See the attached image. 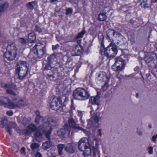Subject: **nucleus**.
I'll return each instance as SVG.
<instances>
[{
	"instance_id": "24",
	"label": "nucleus",
	"mask_w": 157,
	"mask_h": 157,
	"mask_svg": "<svg viewBox=\"0 0 157 157\" xmlns=\"http://www.w3.org/2000/svg\"><path fill=\"white\" fill-rule=\"evenodd\" d=\"M28 42L30 43L33 42L36 39V37L34 33L33 32L29 33L28 36Z\"/></svg>"
},
{
	"instance_id": "35",
	"label": "nucleus",
	"mask_w": 157,
	"mask_h": 157,
	"mask_svg": "<svg viewBox=\"0 0 157 157\" xmlns=\"http://www.w3.org/2000/svg\"><path fill=\"white\" fill-rule=\"evenodd\" d=\"M31 148L33 150H34L38 148L39 147V145L37 143H33L31 145Z\"/></svg>"
},
{
	"instance_id": "34",
	"label": "nucleus",
	"mask_w": 157,
	"mask_h": 157,
	"mask_svg": "<svg viewBox=\"0 0 157 157\" xmlns=\"http://www.w3.org/2000/svg\"><path fill=\"white\" fill-rule=\"evenodd\" d=\"M147 150L148 153L150 155H151L153 153V148L151 146H148L147 148Z\"/></svg>"
},
{
	"instance_id": "26",
	"label": "nucleus",
	"mask_w": 157,
	"mask_h": 157,
	"mask_svg": "<svg viewBox=\"0 0 157 157\" xmlns=\"http://www.w3.org/2000/svg\"><path fill=\"white\" fill-rule=\"evenodd\" d=\"M8 4L7 3L0 5V15L8 8Z\"/></svg>"
},
{
	"instance_id": "55",
	"label": "nucleus",
	"mask_w": 157,
	"mask_h": 157,
	"mask_svg": "<svg viewBox=\"0 0 157 157\" xmlns=\"http://www.w3.org/2000/svg\"><path fill=\"white\" fill-rule=\"evenodd\" d=\"M81 40H77V42L78 44H79V43H80L81 42Z\"/></svg>"
},
{
	"instance_id": "43",
	"label": "nucleus",
	"mask_w": 157,
	"mask_h": 157,
	"mask_svg": "<svg viewBox=\"0 0 157 157\" xmlns=\"http://www.w3.org/2000/svg\"><path fill=\"white\" fill-rule=\"evenodd\" d=\"M20 42L22 44H24L26 43V40L24 38H20L19 39Z\"/></svg>"
},
{
	"instance_id": "7",
	"label": "nucleus",
	"mask_w": 157,
	"mask_h": 157,
	"mask_svg": "<svg viewBox=\"0 0 157 157\" xmlns=\"http://www.w3.org/2000/svg\"><path fill=\"white\" fill-rule=\"evenodd\" d=\"M52 126H49L48 129L43 134V136L45 135L48 139V140L43 143L42 145L43 149L47 150L50 148L52 145V143L50 140V136L52 130Z\"/></svg>"
},
{
	"instance_id": "2",
	"label": "nucleus",
	"mask_w": 157,
	"mask_h": 157,
	"mask_svg": "<svg viewBox=\"0 0 157 157\" xmlns=\"http://www.w3.org/2000/svg\"><path fill=\"white\" fill-rule=\"evenodd\" d=\"M27 102L26 100L23 98L17 97L13 98L12 101L6 97H0V105L6 108L10 109L20 108L26 105Z\"/></svg>"
},
{
	"instance_id": "13",
	"label": "nucleus",
	"mask_w": 157,
	"mask_h": 157,
	"mask_svg": "<svg viewBox=\"0 0 157 157\" xmlns=\"http://www.w3.org/2000/svg\"><path fill=\"white\" fill-rule=\"evenodd\" d=\"M97 80L101 82L106 83L108 82L109 79L106 73L104 72H101L98 74L97 78Z\"/></svg>"
},
{
	"instance_id": "12",
	"label": "nucleus",
	"mask_w": 157,
	"mask_h": 157,
	"mask_svg": "<svg viewBox=\"0 0 157 157\" xmlns=\"http://www.w3.org/2000/svg\"><path fill=\"white\" fill-rule=\"evenodd\" d=\"M82 50V46L78 44L72 48L71 51V54L72 56H79L81 53Z\"/></svg>"
},
{
	"instance_id": "25",
	"label": "nucleus",
	"mask_w": 157,
	"mask_h": 157,
	"mask_svg": "<svg viewBox=\"0 0 157 157\" xmlns=\"http://www.w3.org/2000/svg\"><path fill=\"white\" fill-rule=\"evenodd\" d=\"M12 87L11 88H9L7 89L6 90V92L9 94H10L13 95L14 96H16L17 95V94L15 93L13 90H12V89H13V85L12 84Z\"/></svg>"
},
{
	"instance_id": "38",
	"label": "nucleus",
	"mask_w": 157,
	"mask_h": 157,
	"mask_svg": "<svg viewBox=\"0 0 157 157\" xmlns=\"http://www.w3.org/2000/svg\"><path fill=\"white\" fill-rule=\"evenodd\" d=\"M13 148L14 150L17 152L19 150V147L18 146L15 144H13Z\"/></svg>"
},
{
	"instance_id": "53",
	"label": "nucleus",
	"mask_w": 157,
	"mask_h": 157,
	"mask_svg": "<svg viewBox=\"0 0 157 157\" xmlns=\"http://www.w3.org/2000/svg\"><path fill=\"white\" fill-rule=\"evenodd\" d=\"M151 2H157V0H151Z\"/></svg>"
},
{
	"instance_id": "54",
	"label": "nucleus",
	"mask_w": 157,
	"mask_h": 157,
	"mask_svg": "<svg viewBox=\"0 0 157 157\" xmlns=\"http://www.w3.org/2000/svg\"><path fill=\"white\" fill-rule=\"evenodd\" d=\"M49 0L51 2H55L57 1V0Z\"/></svg>"
},
{
	"instance_id": "47",
	"label": "nucleus",
	"mask_w": 157,
	"mask_h": 157,
	"mask_svg": "<svg viewBox=\"0 0 157 157\" xmlns=\"http://www.w3.org/2000/svg\"><path fill=\"white\" fill-rule=\"evenodd\" d=\"M36 157H42L41 154L39 152H37L36 154Z\"/></svg>"
},
{
	"instance_id": "31",
	"label": "nucleus",
	"mask_w": 157,
	"mask_h": 157,
	"mask_svg": "<svg viewBox=\"0 0 157 157\" xmlns=\"http://www.w3.org/2000/svg\"><path fill=\"white\" fill-rule=\"evenodd\" d=\"M30 119H28L26 117H24L23 119L22 123L24 125H25L26 124L29 123L30 121Z\"/></svg>"
},
{
	"instance_id": "36",
	"label": "nucleus",
	"mask_w": 157,
	"mask_h": 157,
	"mask_svg": "<svg viewBox=\"0 0 157 157\" xmlns=\"http://www.w3.org/2000/svg\"><path fill=\"white\" fill-rule=\"evenodd\" d=\"M141 4L144 7H146L147 5V0H140Z\"/></svg>"
},
{
	"instance_id": "5",
	"label": "nucleus",
	"mask_w": 157,
	"mask_h": 157,
	"mask_svg": "<svg viewBox=\"0 0 157 157\" xmlns=\"http://www.w3.org/2000/svg\"><path fill=\"white\" fill-rule=\"evenodd\" d=\"M90 97L88 91L83 88H78L73 92V97L74 99L81 101L87 99Z\"/></svg>"
},
{
	"instance_id": "28",
	"label": "nucleus",
	"mask_w": 157,
	"mask_h": 157,
	"mask_svg": "<svg viewBox=\"0 0 157 157\" xmlns=\"http://www.w3.org/2000/svg\"><path fill=\"white\" fill-rule=\"evenodd\" d=\"M65 145L62 144H59L58 145V148L59 151V155H61L63 154L62 150L64 147L65 148Z\"/></svg>"
},
{
	"instance_id": "30",
	"label": "nucleus",
	"mask_w": 157,
	"mask_h": 157,
	"mask_svg": "<svg viewBox=\"0 0 157 157\" xmlns=\"http://www.w3.org/2000/svg\"><path fill=\"white\" fill-rule=\"evenodd\" d=\"M36 117L35 120V122L37 124H39V118L40 117V113L38 110L36 111Z\"/></svg>"
},
{
	"instance_id": "37",
	"label": "nucleus",
	"mask_w": 157,
	"mask_h": 157,
	"mask_svg": "<svg viewBox=\"0 0 157 157\" xmlns=\"http://www.w3.org/2000/svg\"><path fill=\"white\" fill-rule=\"evenodd\" d=\"M78 115L79 116L81 117L80 118V121L81 122L83 123H84V121L82 120V112L81 111H78Z\"/></svg>"
},
{
	"instance_id": "50",
	"label": "nucleus",
	"mask_w": 157,
	"mask_h": 157,
	"mask_svg": "<svg viewBox=\"0 0 157 157\" xmlns=\"http://www.w3.org/2000/svg\"><path fill=\"white\" fill-rule=\"evenodd\" d=\"M58 47V45H56V46H52L53 50H56Z\"/></svg>"
},
{
	"instance_id": "44",
	"label": "nucleus",
	"mask_w": 157,
	"mask_h": 157,
	"mask_svg": "<svg viewBox=\"0 0 157 157\" xmlns=\"http://www.w3.org/2000/svg\"><path fill=\"white\" fill-rule=\"evenodd\" d=\"M25 148L23 147L21 150V153L23 155H25Z\"/></svg>"
},
{
	"instance_id": "4",
	"label": "nucleus",
	"mask_w": 157,
	"mask_h": 157,
	"mask_svg": "<svg viewBox=\"0 0 157 157\" xmlns=\"http://www.w3.org/2000/svg\"><path fill=\"white\" fill-rule=\"evenodd\" d=\"M28 68L29 66L26 62L20 61L18 63L16 72L20 79L25 77L27 74Z\"/></svg>"
},
{
	"instance_id": "39",
	"label": "nucleus",
	"mask_w": 157,
	"mask_h": 157,
	"mask_svg": "<svg viewBox=\"0 0 157 157\" xmlns=\"http://www.w3.org/2000/svg\"><path fill=\"white\" fill-rule=\"evenodd\" d=\"M93 154L94 157H99V152L98 149H97V151L96 152H95L94 151Z\"/></svg>"
},
{
	"instance_id": "59",
	"label": "nucleus",
	"mask_w": 157,
	"mask_h": 157,
	"mask_svg": "<svg viewBox=\"0 0 157 157\" xmlns=\"http://www.w3.org/2000/svg\"><path fill=\"white\" fill-rule=\"evenodd\" d=\"M130 21V22L132 23V20H131Z\"/></svg>"
},
{
	"instance_id": "46",
	"label": "nucleus",
	"mask_w": 157,
	"mask_h": 157,
	"mask_svg": "<svg viewBox=\"0 0 157 157\" xmlns=\"http://www.w3.org/2000/svg\"><path fill=\"white\" fill-rule=\"evenodd\" d=\"M157 138V134L155 135H153L152 137V140L154 142L156 141V139Z\"/></svg>"
},
{
	"instance_id": "57",
	"label": "nucleus",
	"mask_w": 157,
	"mask_h": 157,
	"mask_svg": "<svg viewBox=\"0 0 157 157\" xmlns=\"http://www.w3.org/2000/svg\"><path fill=\"white\" fill-rule=\"evenodd\" d=\"M148 127L149 128H151V125H148Z\"/></svg>"
},
{
	"instance_id": "29",
	"label": "nucleus",
	"mask_w": 157,
	"mask_h": 157,
	"mask_svg": "<svg viewBox=\"0 0 157 157\" xmlns=\"http://www.w3.org/2000/svg\"><path fill=\"white\" fill-rule=\"evenodd\" d=\"M0 85L2 87L6 89L12 87L11 84L5 83L3 82H1Z\"/></svg>"
},
{
	"instance_id": "17",
	"label": "nucleus",
	"mask_w": 157,
	"mask_h": 157,
	"mask_svg": "<svg viewBox=\"0 0 157 157\" xmlns=\"http://www.w3.org/2000/svg\"><path fill=\"white\" fill-rule=\"evenodd\" d=\"M157 58V55L155 54L149 53L146 56L145 60L147 63H149L156 59Z\"/></svg>"
},
{
	"instance_id": "15",
	"label": "nucleus",
	"mask_w": 157,
	"mask_h": 157,
	"mask_svg": "<svg viewBox=\"0 0 157 157\" xmlns=\"http://www.w3.org/2000/svg\"><path fill=\"white\" fill-rule=\"evenodd\" d=\"M69 124V129H70V127L74 128V129H77L79 130H81L83 131L85 133L86 132V130L83 128H80L78 124H76L75 122L74 121V120L72 119H69L68 121Z\"/></svg>"
},
{
	"instance_id": "40",
	"label": "nucleus",
	"mask_w": 157,
	"mask_h": 157,
	"mask_svg": "<svg viewBox=\"0 0 157 157\" xmlns=\"http://www.w3.org/2000/svg\"><path fill=\"white\" fill-rule=\"evenodd\" d=\"M67 14H71L72 12V10L71 8H69L66 10Z\"/></svg>"
},
{
	"instance_id": "45",
	"label": "nucleus",
	"mask_w": 157,
	"mask_h": 157,
	"mask_svg": "<svg viewBox=\"0 0 157 157\" xmlns=\"http://www.w3.org/2000/svg\"><path fill=\"white\" fill-rule=\"evenodd\" d=\"M6 114L9 116H11L13 114V111L11 110H9L7 112Z\"/></svg>"
},
{
	"instance_id": "11",
	"label": "nucleus",
	"mask_w": 157,
	"mask_h": 157,
	"mask_svg": "<svg viewBox=\"0 0 157 157\" xmlns=\"http://www.w3.org/2000/svg\"><path fill=\"white\" fill-rule=\"evenodd\" d=\"M61 105V101L60 99L55 97L53 99L50 104L51 108L54 110H57Z\"/></svg>"
},
{
	"instance_id": "41",
	"label": "nucleus",
	"mask_w": 157,
	"mask_h": 157,
	"mask_svg": "<svg viewBox=\"0 0 157 157\" xmlns=\"http://www.w3.org/2000/svg\"><path fill=\"white\" fill-rule=\"evenodd\" d=\"M56 58L55 54H52L48 58V60L49 61H52V60Z\"/></svg>"
},
{
	"instance_id": "21",
	"label": "nucleus",
	"mask_w": 157,
	"mask_h": 157,
	"mask_svg": "<svg viewBox=\"0 0 157 157\" xmlns=\"http://www.w3.org/2000/svg\"><path fill=\"white\" fill-rule=\"evenodd\" d=\"M81 151L83 152L82 154L84 157H89L91 154V151L90 147H87Z\"/></svg>"
},
{
	"instance_id": "23",
	"label": "nucleus",
	"mask_w": 157,
	"mask_h": 157,
	"mask_svg": "<svg viewBox=\"0 0 157 157\" xmlns=\"http://www.w3.org/2000/svg\"><path fill=\"white\" fill-rule=\"evenodd\" d=\"M8 123L7 118L6 117H2L0 121V127L3 128Z\"/></svg>"
},
{
	"instance_id": "52",
	"label": "nucleus",
	"mask_w": 157,
	"mask_h": 157,
	"mask_svg": "<svg viewBox=\"0 0 157 157\" xmlns=\"http://www.w3.org/2000/svg\"><path fill=\"white\" fill-rule=\"evenodd\" d=\"M71 107L72 110L75 109V107L73 104H72Z\"/></svg>"
},
{
	"instance_id": "60",
	"label": "nucleus",
	"mask_w": 157,
	"mask_h": 157,
	"mask_svg": "<svg viewBox=\"0 0 157 157\" xmlns=\"http://www.w3.org/2000/svg\"><path fill=\"white\" fill-rule=\"evenodd\" d=\"M90 113L91 114H92V111H90Z\"/></svg>"
},
{
	"instance_id": "49",
	"label": "nucleus",
	"mask_w": 157,
	"mask_h": 157,
	"mask_svg": "<svg viewBox=\"0 0 157 157\" xmlns=\"http://www.w3.org/2000/svg\"><path fill=\"white\" fill-rule=\"evenodd\" d=\"M137 133L138 135L139 136H142L143 134V132L142 131H138L137 132Z\"/></svg>"
},
{
	"instance_id": "18",
	"label": "nucleus",
	"mask_w": 157,
	"mask_h": 157,
	"mask_svg": "<svg viewBox=\"0 0 157 157\" xmlns=\"http://www.w3.org/2000/svg\"><path fill=\"white\" fill-rule=\"evenodd\" d=\"M75 146L74 144H65V150L69 153H72L75 152Z\"/></svg>"
},
{
	"instance_id": "8",
	"label": "nucleus",
	"mask_w": 157,
	"mask_h": 157,
	"mask_svg": "<svg viewBox=\"0 0 157 157\" xmlns=\"http://www.w3.org/2000/svg\"><path fill=\"white\" fill-rule=\"evenodd\" d=\"M45 46L41 43H38L34 47L31 51V54L34 53L39 57H41L44 54L45 51Z\"/></svg>"
},
{
	"instance_id": "20",
	"label": "nucleus",
	"mask_w": 157,
	"mask_h": 157,
	"mask_svg": "<svg viewBox=\"0 0 157 157\" xmlns=\"http://www.w3.org/2000/svg\"><path fill=\"white\" fill-rule=\"evenodd\" d=\"M116 35V36L120 37L122 36V35L118 33H116L114 30L109 29L107 31V36L109 38H110L111 37L114 36Z\"/></svg>"
},
{
	"instance_id": "42",
	"label": "nucleus",
	"mask_w": 157,
	"mask_h": 157,
	"mask_svg": "<svg viewBox=\"0 0 157 157\" xmlns=\"http://www.w3.org/2000/svg\"><path fill=\"white\" fill-rule=\"evenodd\" d=\"M36 29L37 31L39 33L42 32H43L41 28H40V27L39 26H38L37 25H36Z\"/></svg>"
},
{
	"instance_id": "58",
	"label": "nucleus",
	"mask_w": 157,
	"mask_h": 157,
	"mask_svg": "<svg viewBox=\"0 0 157 157\" xmlns=\"http://www.w3.org/2000/svg\"><path fill=\"white\" fill-rule=\"evenodd\" d=\"M121 78H123V76H121Z\"/></svg>"
},
{
	"instance_id": "16",
	"label": "nucleus",
	"mask_w": 157,
	"mask_h": 157,
	"mask_svg": "<svg viewBox=\"0 0 157 157\" xmlns=\"http://www.w3.org/2000/svg\"><path fill=\"white\" fill-rule=\"evenodd\" d=\"M16 124L13 122H10L7 126L6 127V129L7 132L11 134L13 129L17 130Z\"/></svg>"
},
{
	"instance_id": "33",
	"label": "nucleus",
	"mask_w": 157,
	"mask_h": 157,
	"mask_svg": "<svg viewBox=\"0 0 157 157\" xmlns=\"http://www.w3.org/2000/svg\"><path fill=\"white\" fill-rule=\"evenodd\" d=\"M36 3V2H31L28 3L27 5V7L28 8L30 9H33L34 8L33 5V4H35Z\"/></svg>"
},
{
	"instance_id": "32",
	"label": "nucleus",
	"mask_w": 157,
	"mask_h": 157,
	"mask_svg": "<svg viewBox=\"0 0 157 157\" xmlns=\"http://www.w3.org/2000/svg\"><path fill=\"white\" fill-rule=\"evenodd\" d=\"M86 33V31L84 30H83L78 34V35L76 36L75 38L77 39L81 38L83 37V36Z\"/></svg>"
},
{
	"instance_id": "6",
	"label": "nucleus",
	"mask_w": 157,
	"mask_h": 157,
	"mask_svg": "<svg viewBox=\"0 0 157 157\" xmlns=\"http://www.w3.org/2000/svg\"><path fill=\"white\" fill-rule=\"evenodd\" d=\"M100 53L102 55H104L107 57H113L117 54V50L116 46L112 43H111L105 49L103 47L101 48Z\"/></svg>"
},
{
	"instance_id": "9",
	"label": "nucleus",
	"mask_w": 157,
	"mask_h": 157,
	"mask_svg": "<svg viewBox=\"0 0 157 157\" xmlns=\"http://www.w3.org/2000/svg\"><path fill=\"white\" fill-rule=\"evenodd\" d=\"M125 66L124 61L121 58L119 57L117 59L115 63L112 67L114 71H118L123 70Z\"/></svg>"
},
{
	"instance_id": "22",
	"label": "nucleus",
	"mask_w": 157,
	"mask_h": 157,
	"mask_svg": "<svg viewBox=\"0 0 157 157\" xmlns=\"http://www.w3.org/2000/svg\"><path fill=\"white\" fill-rule=\"evenodd\" d=\"M93 121L96 123L98 122L99 121L98 116L96 114H94L91 115V118L88 121V124H92Z\"/></svg>"
},
{
	"instance_id": "48",
	"label": "nucleus",
	"mask_w": 157,
	"mask_h": 157,
	"mask_svg": "<svg viewBox=\"0 0 157 157\" xmlns=\"http://www.w3.org/2000/svg\"><path fill=\"white\" fill-rule=\"evenodd\" d=\"M45 68L46 69L50 70L51 68V67L50 66V65L49 64H48L46 65Z\"/></svg>"
},
{
	"instance_id": "51",
	"label": "nucleus",
	"mask_w": 157,
	"mask_h": 157,
	"mask_svg": "<svg viewBox=\"0 0 157 157\" xmlns=\"http://www.w3.org/2000/svg\"><path fill=\"white\" fill-rule=\"evenodd\" d=\"M101 129H99L98 130V134L100 136H101L102 135V133L101 132Z\"/></svg>"
},
{
	"instance_id": "19",
	"label": "nucleus",
	"mask_w": 157,
	"mask_h": 157,
	"mask_svg": "<svg viewBox=\"0 0 157 157\" xmlns=\"http://www.w3.org/2000/svg\"><path fill=\"white\" fill-rule=\"evenodd\" d=\"M65 128L61 129L59 130L57 132V134L60 136H63L67 132L69 133L70 129L69 127L67 126L66 124L64 126Z\"/></svg>"
},
{
	"instance_id": "27",
	"label": "nucleus",
	"mask_w": 157,
	"mask_h": 157,
	"mask_svg": "<svg viewBox=\"0 0 157 157\" xmlns=\"http://www.w3.org/2000/svg\"><path fill=\"white\" fill-rule=\"evenodd\" d=\"M98 18L99 21H103L106 20V16L104 13H102L98 15Z\"/></svg>"
},
{
	"instance_id": "14",
	"label": "nucleus",
	"mask_w": 157,
	"mask_h": 157,
	"mask_svg": "<svg viewBox=\"0 0 157 157\" xmlns=\"http://www.w3.org/2000/svg\"><path fill=\"white\" fill-rule=\"evenodd\" d=\"M100 97L98 95L94 97H91L89 101L90 104L92 105H97V109L98 108L100 102Z\"/></svg>"
},
{
	"instance_id": "56",
	"label": "nucleus",
	"mask_w": 157,
	"mask_h": 157,
	"mask_svg": "<svg viewBox=\"0 0 157 157\" xmlns=\"http://www.w3.org/2000/svg\"><path fill=\"white\" fill-rule=\"evenodd\" d=\"M51 157H56L55 155H54L52 154L51 156Z\"/></svg>"
},
{
	"instance_id": "3",
	"label": "nucleus",
	"mask_w": 157,
	"mask_h": 157,
	"mask_svg": "<svg viewBox=\"0 0 157 157\" xmlns=\"http://www.w3.org/2000/svg\"><path fill=\"white\" fill-rule=\"evenodd\" d=\"M16 44L11 42L8 44L6 51L4 55V57L9 60H13L15 58L17 51Z\"/></svg>"
},
{
	"instance_id": "10",
	"label": "nucleus",
	"mask_w": 157,
	"mask_h": 157,
	"mask_svg": "<svg viewBox=\"0 0 157 157\" xmlns=\"http://www.w3.org/2000/svg\"><path fill=\"white\" fill-rule=\"evenodd\" d=\"M78 148L80 150H83L88 147L92 146V144L90 143V140L85 137H83L80 139L78 143Z\"/></svg>"
},
{
	"instance_id": "1",
	"label": "nucleus",
	"mask_w": 157,
	"mask_h": 157,
	"mask_svg": "<svg viewBox=\"0 0 157 157\" xmlns=\"http://www.w3.org/2000/svg\"><path fill=\"white\" fill-rule=\"evenodd\" d=\"M55 121L52 118H44L42 120L41 124L37 128L34 124H30L25 130V133L28 135H31L33 132H35V136L36 139L42 138L44 133L48 129L49 126H55Z\"/></svg>"
}]
</instances>
